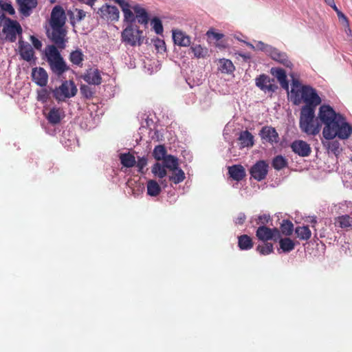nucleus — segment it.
Returning a JSON list of instances; mask_svg holds the SVG:
<instances>
[{
  "label": "nucleus",
  "mask_w": 352,
  "mask_h": 352,
  "mask_svg": "<svg viewBox=\"0 0 352 352\" xmlns=\"http://www.w3.org/2000/svg\"><path fill=\"white\" fill-rule=\"evenodd\" d=\"M278 241L279 242L280 248L284 252H289L295 248V243L289 237L281 238L280 236Z\"/></svg>",
  "instance_id": "7c9ffc66"
},
{
  "label": "nucleus",
  "mask_w": 352,
  "mask_h": 352,
  "mask_svg": "<svg viewBox=\"0 0 352 352\" xmlns=\"http://www.w3.org/2000/svg\"><path fill=\"white\" fill-rule=\"evenodd\" d=\"M335 224L341 228H348L352 226V218L348 215H341L336 218Z\"/></svg>",
  "instance_id": "2f4dec72"
},
{
  "label": "nucleus",
  "mask_w": 352,
  "mask_h": 352,
  "mask_svg": "<svg viewBox=\"0 0 352 352\" xmlns=\"http://www.w3.org/2000/svg\"><path fill=\"white\" fill-rule=\"evenodd\" d=\"M256 47L259 50L267 53L268 54H270L271 50L273 48L272 46L265 44L262 41H258L256 45Z\"/></svg>",
  "instance_id": "3c124183"
},
{
  "label": "nucleus",
  "mask_w": 352,
  "mask_h": 352,
  "mask_svg": "<svg viewBox=\"0 0 352 352\" xmlns=\"http://www.w3.org/2000/svg\"><path fill=\"white\" fill-rule=\"evenodd\" d=\"M316 111L300 110L299 118V127L302 133L308 135H316L321 130V123L316 118Z\"/></svg>",
  "instance_id": "7ed1b4c3"
},
{
  "label": "nucleus",
  "mask_w": 352,
  "mask_h": 352,
  "mask_svg": "<svg viewBox=\"0 0 352 352\" xmlns=\"http://www.w3.org/2000/svg\"><path fill=\"white\" fill-rule=\"evenodd\" d=\"M76 11L77 12L76 17L77 21H80L85 19L86 16V12L84 10L80 9H76Z\"/></svg>",
  "instance_id": "13d9d810"
},
{
  "label": "nucleus",
  "mask_w": 352,
  "mask_h": 352,
  "mask_svg": "<svg viewBox=\"0 0 352 352\" xmlns=\"http://www.w3.org/2000/svg\"><path fill=\"white\" fill-rule=\"evenodd\" d=\"M51 30H47V34L48 38L54 43V45L57 49L64 50L66 47L67 30L64 27H50Z\"/></svg>",
  "instance_id": "6e6552de"
},
{
  "label": "nucleus",
  "mask_w": 352,
  "mask_h": 352,
  "mask_svg": "<svg viewBox=\"0 0 352 352\" xmlns=\"http://www.w3.org/2000/svg\"><path fill=\"white\" fill-rule=\"evenodd\" d=\"M68 14L70 16L71 23H74V22L73 21V20L74 19V18L72 16V15H73V12H71L70 13L68 12Z\"/></svg>",
  "instance_id": "69168bd1"
},
{
  "label": "nucleus",
  "mask_w": 352,
  "mask_h": 352,
  "mask_svg": "<svg viewBox=\"0 0 352 352\" xmlns=\"http://www.w3.org/2000/svg\"><path fill=\"white\" fill-rule=\"evenodd\" d=\"M238 245L241 250H250L253 247L252 239L247 234L241 235L238 237Z\"/></svg>",
  "instance_id": "cd10ccee"
},
{
  "label": "nucleus",
  "mask_w": 352,
  "mask_h": 352,
  "mask_svg": "<svg viewBox=\"0 0 352 352\" xmlns=\"http://www.w3.org/2000/svg\"><path fill=\"white\" fill-rule=\"evenodd\" d=\"M20 13L24 16H29L32 10L36 7L37 0H16Z\"/></svg>",
  "instance_id": "a211bd4d"
},
{
  "label": "nucleus",
  "mask_w": 352,
  "mask_h": 352,
  "mask_svg": "<svg viewBox=\"0 0 352 352\" xmlns=\"http://www.w3.org/2000/svg\"><path fill=\"white\" fill-rule=\"evenodd\" d=\"M290 146L292 151L300 157H308L311 153L310 145L301 140L294 141Z\"/></svg>",
  "instance_id": "2eb2a0df"
},
{
  "label": "nucleus",
  "mask_w": 352,
  "mask_h": 352,
  "mask_svg": "<svg viewBox=\"0 0 352 352\" xmlns=\"http://www.w3.org/2000/svg\"><path fill=\"white\" fill-rule=\"evenodd\" d=\"M272 165L274 169L279 170L287 166V161L283 156L276 155L274 157Z\"/></svg>",
  "instance_id": "ea45409f"
},
{
  "label": "nucleus",
  "mask_w": 352,
  "mask_h": 352,
  "mask_svg": "<svg viewBox=\"0 0 352 352\" xmlns=\"http://www.w3.org/2000/svg\"><path fill=\"white\" fill-rule=\"evenodd\" d=\"M122 10L124 13L125 21L130 23H132L135 21V16L133 12L131 10V6L129 3L124 5V7L122 9Z\"/></svg>",
  "instance_id": "37998d69"
},
{
  "label": "nucleus",
  "mask_w": 352,
  "mask_h": 352,
  "mask_svg": "<svg viewBox=\"0 0 352 352\" xmlns=\"http://www.w3.org/2000/svg\"><path fill=\"white\" fill-rule=\"evenodd\" d=\"M256 237L263 242L269 240H273L275 242L278 241L280 236V231L278 228H270L265 226H260L256 232Z\"/></svg>",
  "instance_id": "1a4fd4ad"
},
{
  "label": "nucleus",
  "mask_w": 352,
  "mask_h": 352,
  "mask_svg": "<svg viewBox=\"0 0 352 352\" xmlns=\"http://www.w3.org/2000/svg\"><path fill=\"white\" fill-rule=\"evenodd\" d=\"M269 55L273 60L282 64L285 67L290 69L292 68L293 63L289 59L286 53L280 52L278 49L273 47Z\"/></svg>",
  "instance_id": "dca6fc26"
},
{
  "label": "nucleus",
  "mask_w": 352,
  "mask_h": 352,
  "mask_svg": "<svg viewBox=\"0 0 352 352\" xmlns=\"http://www.w3.org/2000/svg\"><path fill=\"white\" fill-rule=\"evenodd\" d=\"M97 0H87V1L86 2V3L89 6H90L91 7V8H93L94 10H96L94 8V3Z\"/></svg>",
  "instance_id": "680f3d73"
},
{
  "label": "nucleus",
  "mask_w": 352,
  "mask_h": 352,
  "mask_svg": "<svg viewBox=\"0 0 352 352\" xmlns=\"http://www.w3.org/2000/svg\"><path fill=\"white\" fill-rule=\"evenodd\" d=\"M331 7L334 9V10H335L336 12H337V10H339L337 8V7H336V4H335V3H334V5H333V6H331Z\"/></svg>",
  "instance_id": "338daca9"
},
{
  "label": "nucleus",
  "mask_w": 352,
  "mask_h": 352,
  "mask_svg": "<svg viewBox=\"0 0 352 352\" xmlns=\"http://www.w3.org/2000/svg\"><path fill=\"white\" fill-rule=\"evenodd\" d=\"M115 3H118L120 8L122 9L124 7V5H127L129 3L125 1L124 0H113Z\"/></svg>",
  "instance_id": "052dcab7"
},
{
  "label": "nucleus",
  "mask_w": 352,
  "mask_h": 352,
  "mask_svg": "<svg viewBox=\"0 0 352 352\" xmlns=\"http://www.w3.org/2000/svg\"><path fill=\"white\" fill-rule=\"evenodd\" d=\"M172 171L173 172V173L172 175L169 176V181L173 182L175 184H177L182 182L185 179V173L179 167L177 168V169L173 170Z\"/></svg>",
  "instance_id": "c9c22d12"
},
{
  "label": "nucleus",
  "mask_w": 352,
  "mask_h": 352,
  "mask_svg": "<svg viewBox=\"0 0 352 352\" xmlns=\"http://www.w3.org/2000/svg\"><path fill=\"white\" fill-rule=\"evenodd\" d=\"M97 13L100 16L106 20L118 21L119 19V10L117 7L104 4L102 6Z\"/></svg>",
  "instance_id": "4468645a"
},
{
  "label": "nucleus",
  "mask_w": 352,
  "mask_h": 352,
  "mask_svg": "<svg viewBox=\"0 0 352 352\" xmlns=\"http://www.w3.org/2000/svg\"><path fill=\"white\" fill-rule=\"evenodd\" d=\"M45 56L51 70L56 75L61 76L69 70V67L56 46L48 45L45 48Z\"/></svg>",
  "instance_id": "20e7f679"
},
{
  "label": "nucleus",
  "mask_w": 352,
  "mask_h": 352,
  "mask_svg": "<svg viewBox=\"0 0 352 352\" xmlns=\"http://www.w3.org/2000/svg\"><path fill=\"white\" fill-rule=\"evenodd\" d=\"M324 146H327L329 151L333 153L334 155H338L340 153V143L338 141H333L328 142L327 144L323 143Z\"/></svg>",
  "instance_id": "a18cd8bd"
},
{
  "label": "nucleus",
  "mask_w": 352,
  "mask_h": 352,
  "mask_svg": "<svg viewBox=\"0 0 352 352\" xmlns=\"http://www.w3.org/2000/svg\"><path fill=\"white\" fill-rule=\"evenodd\" d=\"M302 85L298 79L293 78L292 82V89H291V98L292 100L300 94V89Z\"/></svg>",
  "instance_id": "c03bdc74"
},
{
  "label": "nucleus",
  "mask_w": 352,
  "mask_h": 352,
  "mask_svg": "<svg viewBox=\"0 0 352 352\" xmlns=\"http://www.w3.org/2000/svg\"><path fill=\"white\" fill-rule=\"evenodd\" d=\"M120 160L121 164L126 168L133 167L136 164L135 156L129 153L121 154Z\"/></svg>",
  "instance_id": "473e14b6"
},
{
  "label": "nucleus",
  "mask_w": 352,
  "mask_h": 352,
  "mask_svg": "<svg viewBox=\"0 0 352 352\" xmlns=\"http://www.w3.org/2000/svg\"><path fill=\"white\" fill-rule=\"evenodd\" d=\"M294 104L298 105L303 102L305 104L300 110L316 111V107L322 102V100L316 90L309 85H302L300 89V94L292 100Z\"/></svg>",
  "instance_id": "f03ea898"
},
{
  "label": "nucleus",
  "mask_w": 352,
  "mask_h": 352,
  "mask_svg": "<svg viewBox=\"0 0 352 352\" xmlns=\"http://www.w3.org/2000/svg\"><path fill=\"white\" fill-rule=\"evenodd\" d=\"M263 143H270L273 145L279 142V135L275 128L271 126L262 127L258 133Z\"/></svg>",
  "instance_id": "9b49d317"
},
{
  "label": "nucleus",
  "mask_w": 352,
  "mask_h": 352,
  "mask_svg": "<svg viewBox=\"0 0 352 352\" xmlns=\"http://www.w3.org/2000/svg\"><path fill=\"white\" fill-rule=\"evenodd\" d=\"M32 76L33 81L41 87L47 85L48 76L46 71L42 68H34L32 69Z\"/></svg>",
  "instance_id": "aec40b11"
},
{
  "label": "nucleus",
  "mask_w": 352,
  "mask_h": 352,
  "mask_svg": "<svg viewBox=\"0 0 352 352\" xmlns=\"http://www.w3.org/2000/svg\"><path fill=\"white\" fill-rule=\"evenodd\" d=\"M337 15L338 19L344 24V26L351 32L348 18L340 10H337Z\"/></svg>",
  "instance_id": "603ef678"
},
{
  "label": "nucleus",
  "mask_w": 352,
  "mask_h": 352,
  "mask_svg": "<svg viewBox=\"0 0 352 352\" xmlns=\"http://www.w3.org/2000/svg\"><path fill=\"white\" fill-rule=\"evenodd\" d=\"M83 79L89 85H99L102 83V77L98 69H89L83 76Z\"/></svg>",
  "instance_id": "f3484780"
},
{
  "label": "nucleus",
  "mask_w": 352,
  "mask_h": 352,
  "mask_svg": "<svg viewBox=\"0 0 352 352\" xmlns=\"http://www.w3.org/2000/svg\"><path fill=\"white\" fill-rule=\"evenodd\" d=\"M146 188L147 194L151 197H156L159 195L162 191L159 184L153 179H150L147 182Z\"/></svg>",
  "instance_id": "c85d7f7f"
},
{
  "label": "nucleus",
  "mask_w": 352,
  "mask_h": 352,
  "mask_svg": "<svg viewBox=\"0 0 352 352\" xmlns=\"http://www.w3.org/2000/svg\"><path fill=\"white\" fill-rule=\"evenodd\" d=\"M0 23L2 25V33L5 35L6 41L13 43L16 41L17 35L21 37L23 30L17 21L2 14L0 15Z\"/></svg>",
  "instance_id": "39448f33"
},
{
  "label": "nucleus",
  "mask_w": 352,
  "mask_h": 352,
  "mask_svg": "<svg viewBox=\"0 0 352 352\" xmlns=\"http://www.w3.org/2000/svg\"><path fill=\"white\" fill-rule=\"evenodd\" d=\"M278 230L280 234H282L288 236L292 234L295 229L293 223L290 220L283 219L280 223V229Z\"/></svg>",
  "instance_id": "c756f323"
},
{
  "label": "nucleus",
  "mask_w": 352,
  "mask_h": 352,
  "mask_svg": "<svg viewBox=\"0 0 352 352\" xmlns=\"http://www.w3.org/2000/svg\"><path fill=\"white\" fill-rule=\"evenodd\" d=\"M228 173L230 176L237 182L242 180L245 176V168L240 164L230 166Z\"/></svg>",
  "instance_id": "393cba45"
},
{
  "label": "nucleus",
  "mask_w": 352,
  "mask_h": 352,
  "mask_svg": "<svg viewBox=\"0 0 352 352\" xmlns=\"http://www.w3.org/2000/svg\"><path fill=\"white\" fill-rule=\"evenodd\" d=\"M239 55L243 57L245 60H248L250 58V56L249 54H239Z\"/></svg>",
  "instance_id": "0e129e2a"
},
{
  "label": "nucleus",
  "mask_w": 352,
  "mask_h": 352,
  "mask_svg": "<svg viewBox=\"0 0 352 352\" xmlns=\"http://www.w3.org/2000/svg\"><path fill=\"white\" fill-rule=\"evenodd\" d=\"M54 98L58 102L65 101L66 98L74 96L77 93V88L73 81H64L61 85L52 91Z\"/></svg>",
  "instance_id": "0eeeda50"
},
{
  "label": "nucleus",
  "mask_w": 352,
  "mask_h": 352,
  "mask_svg": "<svg viewBox=\"0 0 352 352\" xmlns=\"http://www.w3.org/2000/svg\"><path fill=\"white\" fill-rule=\"evenodd\" d=\"M240 144V148L252 147L254 144V136L248 130L243 131L240 133L238 138Z\"/></svg>",
  "instance_id": "b1692460"
},
{
  "label": "nucleus",
  "mask_w": 352,
  "mask_h": 352,
  "mask_svg": "<svg viewBox=\"0 0 352 352\" xmlns=\"http://www.w3.org/2000/svg\"><path fill=\"white\" fill-rule=\"evenodd\" d=\"M151 25H153V28L155 30V33L157 34H161L163 32V25L161 20L157 17H154L151 20Z\"/></svg>",
  "instance_id": "49530a36"
},
{
  "label": "nucleus",
  "mask_w": 352,
  "mask_h": 352,
  "mask_svg": "<svg viewBox=\"0 0 352 352\" xmlns=\"http://www.w3.org/2000/svg\"><path fill=\"white\" fill-rule=\"evenodd\" d=\"M147 164V160L145 157L139 158L137 162V167L138 168V171L140 173H143V168Z\"/></svg>",
  "instance_id": "864d4df0"
},
{
  "label": "nucleus",
  "mask_w": 352,
  "mask_h": 352,
  "mask_svg": "<svg viewBox=\"0 0 352 352\" xmlns=\"http://www.w3.org/2000/svg\"><path fill=\"white\" fill-rule=\"evenodd\" d=\"M194 56L197 58H204L208 56V50L206 47H203L201 45H193L190 47Z\"/></svg>",
  "instance_id": "4c0bfd02"
},
{
  "label": "nucleus",
  "mask_w": 352,
  "mask_h": 352,
  "mask_svg": "<svg viewBox=\"0 0 352 352\" xmlns=\"http://www.w3.org/2000/svg\"><path fill=\"white\" fill-rule=\"evenodd\" d=\"M272 220L270 214H263L259 215L256 219V223L261 226H265Z\"/></svg>",
  "instance_id": "8fccbe9b"
},
{
  "label": "nucleus",
  "mask_w": 352,
  "mask_h": 352,
  "mask_svg": "<svg viewBox=\"0 0 352 352\" xmlns=\"http://www.w3.org/2000/svg\"><path fill=\"white\" fill-rule=\"evenodd\" d=\"M143 32L138 28L129 25L122 32V40L131 46L141 45L144 40Z\"/></svg>",
  "instance_id": "423d86ee"
},
{
  "label": "nucleus",
  "mask_w": 352,
  "mask_h": 352,
  "mask_svg": "<svg viewBox=\"0 0 352 352\" xmlns=\"http://www.w3.org/2000/svg\"><path fill=\"white\" fill-rule=\"evenodd\" d=\"M50 97V93L46 89H41L38 91L37 100L42 102H46Z\"/></svg>",
  "instance_id": "09e8293b"
},
{
  "label": "nucleus",
  "mask_w": 352,
  "mask_h": 352,
  "mask_svg": "<svg viewBox=\"0 0 352 352\" xmlns=\"http://www.w3.org/2000/svg\"><path fill=\"white\" fill-rule=\"evenodd\" d=\"M166 149L164 145H157L155 147L153 153L154 158L157 160H163L166 157Z\"/></svg>",
  "instance_id": "a19ab883"
},
{
  "label": "nucleus",
  "mask_w": 352,
  "mask_h": 352,
  "mask_svg": "<svg viewBox=\"0 0 352 352\" xmlns=\"http://www.w3.org/2000/svg\"><path fill=\"white\" fill-rule=\"evenodd\" d=\"M166 168L164 164H161L160 163H155L152 167V173L159 178H164L166 175Z\"/></svg>",
  "instance_id": "58836bf2"
},
{
  "label": "nucleus",
  "mask_w": 352,
  "mask_h": 352,
  "mask_svg": "<svg viewBox=\"0 0 352 352\" xmlns=\"http://www.w3.org/2000/svg\"><path fill=\"white\" fill-rule=\"evenodd\" d=\"M155 45L157 50L165 49V43L163 40L157 39Z\"/></svg>",
  "instance_id": "bf43d9fd"
},
{
  "label": "nucleus",
  "mask_w": 352,
  "mask_h": 352,
  "mask_svg": "<svg viewBox=\"0 0 352 352\" xmlns=\"http://www.w3.org/2000/svg\"><path fill=\"white\" fill-rule=\"evenodd\" d=\"M318 120L324 125L322 135L327 140L338 137L340 140H346L352 134V126L346 121L345 118L329 104L320 107Z\"/></svg>",
  "instance_id": "f257e3e1"
},
{
  "label": "nucleus",
  "mask_w": 352,
  "mask_h": 352,
  "mask_svg": "<svg viewBox=\"0 0 352 352\" xmlns=\"http://www.w3.org/2000/svg\"><path fill=\"white\" fill-rule=\"evenodd\" d=\"M30 40L35 49L38 50L41 49L42 43L36 37H35L34 36H31Z\"/></svg>",
  "instance_id": "5fc2aeb1"
},
{
  "label": "nucleus",
  "mask_w": 352,
  "mask_h": 352,
  "mask_svg": "<svg viewBox=\"0 0 352 352\" xmlns=\"http://www.w3.org/2000/svg\"><path fill=\"white\" fill-rule=\"evenodd\" d=\"M163 164L170 170L177 169L179 167L178 159L171 155H168L163 160Z\"/></svg>",
  "instance_id": "f704fd0d"
},
{
  "label": "nucleus",
  "mask_w": 352,
  "mask_h": 352,
  "mask_svg": "<svg viewBox=\"0 0 352 352\" xmlns=\"http://www.w3.org/2000/svg\"><path fill=\"white\" fill-rule=\"evenodd\" d=\"M132 8L136 14L138 23L141 24H147L148 21V16L145 9L139 5H135Z\"/></svg>",
  "instance_id": "bb28decb"
},
{
  "label": "nucleus",
  "mask_w": 352,
  "mask_h": 352,
  "mask_svg": "<svg viewBox=\"0 0 352 352\" xmlns=\"http://www.w3.org/2000/svg\"><path fill=\"white\" fill-rule=\"evenodd\" d=\"M64 117L65 113L63 110L57 107L52 108L46 116V118L49 123L53 125L59 124Z\"/></svg>",
  "instance_id": "4be33fe9"
},
{
  "label": "nucleus",
  "mask_w": 352,
  "mask_h": 352,
  "mask_svg": "<svg viewBox=\"0 0 352 352\" xmlns=\"http://www.w3.org/2000/svg\"><path fill=\"white\" fill-rule=\"evenodd\" d=\"M274 79L271 78L266 74H261L255 79V84L261 90L264 92H274L278 86L274 84Z\"/></svg>",
  "instance_id": "f8f14e48"
},
{
  "label": "nucleus",
  "mask_w": 352,
  "mask_h": 352,
  "mask_svg": "<svg viewBox=\"0 0 352 352\" xmlns=\"http://www.w3.org/2000/svg\"><path fill=\"white\" fill-rule=\"evenodd\" d=\"M311 223H314V224H315V223H316V219H313V220L311 221Z\"/></svg>",
  "instance_id": "774afa93"
},
{
  "label": "nucleus",
  "mask_w": 352,
  "mask_h": 352,
  "mask_svg": "<svg viewBox=\"0 0 352 352\" xmlns=\"http://www.w3.org/2000/svg\"><path fill=\"white\" fill-rule=\"evenodd\" d=\"M325 2L330 6H333L334 5V0H324Z\"/></svg>",
  "instance_id": "e2e57ef3"
},
{
  "label": "nucleus",
  "mask_w": 352,
  "mask_h": 352,
  "mask_svg": "<svg viewBox=\"0 0 352 352\" xmlns=\"http://www.w3.org/2000/svg\"><path fill=\"white\" fill-rule=\"evenodd\" d=\"M269 165L265 160H259L250 168L251 176L258 182L265 179L268 173Z\"/></svg>",
  "instance_id": "9d476101"
},
{
  "label": "nucleus",
  "mask_w": 352,
  "mask_h": 352,
  "mask_svg": "<svg viewBox=\"0 0 352 352\" xmlns=\"http://www.w3.org/2000/svg\"><path fill=\"white\" fill-rule=\"evenodd\" d=\"M219 69L223 73H232L235 69L232 62L229 59L222 58L219 60Z\"/></svg>",
  "instance_id": "e433bc0d"
},
{
  "label": "nucleus",
  "mask_w": 352,
  "mask_h": 352,
  "mask_svg": "<svg viewBox=\"0 0 352 352\" xmlns=\"http://www.w3.org/2000/svg\"><path fill=\"white\" fill-rule=\"evenodd\" d=\"M0 8L2 10L8 12L10 15H14L15 14L14 8L10 2H6L3 0H0Z\"/></svg>",
  "instance_id": "de8ad7c7"
},
{
  "label": "nucleus",
  "mask_w": 352,
  "mask_h": 352,
  "mask_svg": "<svg viewBox=\"0 0 352 352\" xmlns=\"http://www.w3.org/2000/svg\"><path fill=\"white\" fill-rule=\"evenodd\" d=\"M206 34L209 37L212 36L216 41H219L223 36V34L217 33V32H214L212 30H208Z\"/></svg>",
  "instance_id": "6e6d98bb"
},
{
  "label": "nucleus",
  "mask_w": 352,
  "mask_h": 352,
  "mask_svg": "<svg viewBox=\"0 0 352 352\" xmlns=\"http://www.w3.org/2000/svg\"><path fill=\"white\" fill-rule=\"evenodd\" d=\"M271 74L275 76L279 82L281 87L289 91V82L287 79V75L285 71L282 68H272Z\"/></svg>",
  "instance_id": "412c9836"
},
{
  "label": "nucleus",
  "mask_w": 352,
  "mask_h": 352,
  "mask_svg": "<svg viewBox=\"0 0 352 352\" xmlns=\"http://www.w3.org/2000/svg\"><path fill=\"white\" fill-rule=\"evenodd\" d=\"M256 250L263 255H267L273 252L274 248L272 243H265L263 245H258Z\"/></svg>",
  "instance_id": "79ce46f5"
},
{
  "label": "nucleus",
  "mask_w": 352,
  "mask_h": 352,
  "mask_svg": "<svg viewBox=\"0 0 352 352\" xmlns=\"http://www.w3.org/2000/svg\"><path fill=\"white\" fill-rule=\"evenodd\" d=\"M294 232L296 237L301 241H308L311 236V232L307 226H297Z\"/></svg>",
  "instance_id": "a878e982"
},
{
  "label": "nucleus",
  "mask_w": 352,
  "mask_h": 352,
  "mask_svg": "<svg viewBox=\"0 0 352 352\" xmlns=\"http://www.w3.org/2000/svg\"><path fill=\"white\" fill-rule=\"evenodd\" d=\"M245 219H246L245 214L243 212H241L238 214V216L235 219L234 222L236 224L242 225L244 223Z\"/></svg>",
  "instance_id": "4d7b16f0"
},
{
  "label": "nucleus",
  "mask_w": 352,
  "mask_h": 352,
  "mask_svg": "<svg viewBox=\"0 0 352 352\" xmlns=\"http://www.w3.org/2000/svg\"><path fill=\"white\" fill-rule=\"evenodd\" d=\"M66 21L65 13L60 6H56L51 12L50 27H64Z\"/></svg>",
  "instance_id": "ddd939ff"
},
{
  "label": "nucleus",
  "mask_w": 352,
  "mask_h": 352,
  "mask_svg": "<svg viewBox=\"0 0 352 352\" xmlns=\"http://www.w3.org/2000/svg\"><path fill=\"white\" fill-rule=\"evenodd\" d=\"M69 60L77 66L81 67L84 60V54L81 50L72 51L69 54Z\"/></svg>",
  "instance_id": "72a5a7b5"
},
{
  "label": "nucleus",
  "mask_w": 352,
  "mask_h": 352,
  "mask_svg": "<svg viewBox=\"0 0 352 352\" xmlns=\"http://www.w3.org/2000/svg\"><path fill=\"white\" fill-rule=\"evenodd\" d=\"M173 38L175 44L177 45L188 47L190 45V38L181 30H174Z\"/></svg>",
  "instance_id": "5701e85b"
},
{
  "label": "nucleus",
  "mask_w": 352,
  "mask_h": 352,
  "mask_svg": "<svg viewBox=\"0 0 352 352\" xmlns=\"http://www.w3.org/2000/svg\"><path fill=\"white\" fill-rule=\"evenodd\" d=\"M19 45V53L21 58L26 61H31L34 58V52L30 44L20 39Z\"/></svg>",
  "instance_id": "6ab92c4d"
}]
</instances>
